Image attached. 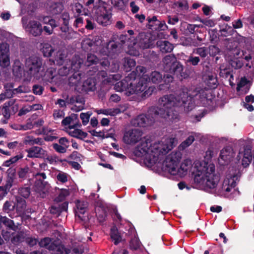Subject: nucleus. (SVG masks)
Wrapping results in <instances>:
<instances>
[{"label": "nucleus", "mask_w": 254, "mask_h": 254, "mask_svg": "<svg viewBox=\"0 0 254 254\" xmlns=\"http://www.w3.org/2000/svg\"><path fill=\"white\" fill-rule=\"evenodd\" d=\"M189 90L183 87L179 93L165 95L158 100V106L150 107L146 114H140L132 121L135 126L146 127L153 125L156 120L164 119L167 121L177 122L179 120L178 109L183 107L186 112L194 107Z\"/></svg>", "instance_id": "obj_1"}, {"label": "nucleus", "mask_w": 254, "mask_h": 254, "mask_svg": "<svg viewBox=\"0 0 254 254\" xmlns=\"http://www.w3.org/2000/svg\"><path fill=\"white\" fill-rule=\"evenodd\" d=\"M163 80L162 73L154 70L148 73V75H143L142 77H140L138 82L134 78L126 77L124 79L116 83L115 89L119 92L125 91L126 94L128 96L134 94H141V98L146 99L152 95L154 90L152 87H148V82L159 84Z\"/></svg>", "instance_id": "obj_2"}, {"label": "nucleus", "mask_w": 254, "mask_h": 254, "mask_svg": "<svg viewBox=\"0 0 254 254\" xmlns=\"http://www.w3.org/2000/svg\"><path fill=\"white\" fill-rule=\"evenodd\" d=\"M162 62L164 71L170 73L163 74L162 81L164 83L167 84L172 82L174 78L173 76H176L180 81L189 77V74L186 71H184L183 65L174 55L166 56L163 58Z\"/></svg>", "instance_id": "obj_3"}, {"label": "nucleus", "mask_w": 254, "mask_h": 254, "mask_svg": "<svg viewBox=\"0 0 254 254\" xmlns=\"http://www.w3.org/2000/svg\"><path fill=\"white\" fill-rule=\"evenodd\" d=\"M193 180L195 184L202 185L205 183L208 188L214 189L220 180V175L215 172L214 164L205 163L204 166L200 165L196 168Z\"/></svg>", "instance_id": "obj_4"}, {"label": "nucleus", "mask_w": 254, "mask_h": 254, "mask_svg": "<svg viewBox=\"0 0 254 254\" xmlns=\"http://www.w3.org/2000/svg\"><path fill=\"white\" fill-rule=\"evenodd\" d=\"M25 69L30 77L40 79L39 73L43 71V60L36 56H32L26 59Z\"/></svg>", "instance_id": "obj_5"}, {"label": "nucleus", "mask_w": 254, "mask_h": 254, "mask_svg": "<svg viewBox=\"0 0 254 254\" xmlns=\"http://www.w3.org/2000/svg\"><path fill=\"white\" fill-rule=\"evenodd\" d=\"M126 36L113 35L110 41L107 43L105 47L107 51L105 54L108 56H113L116 54L120 49L126 46V43L128 42Z\"/></svg>", "instance_id": "obj_6"}, {"label": "nucleus", "mask_w": 254, "mask_h": 254, "mask_svg": "<svg viewBox=\"0 0 254 254\" xmlns=\"http://www.w3.org/2000/svg\"><path fill=\"white\" fill-rule=\"evenodd\" d=\"M181 159V154L180 152H172L166 157L163 162L165 170L172 175L177 174Z\"/></svg>", "instance_id": "obj_7"}, {"label": "nucleus", "mask_w": 254, "mask_h": 254, "mask_svg": "<svg viewBox=\"0 0 254 254\" xmlns=\"http://www.w3.org/2000/svg\"><path fill=\"white\" fill-rule=\"evenodd\" d=\"M233 168H238V169L236 170L234 173L226 177L222 184V190L228 192H229L232 189L234 188L237 186V182H239L241 175L240 169L242 168L241 166H235Z\"/></svg>", "instance_id": "obj_8"}, {"label": "nucleus", "mask_w": 254, "mask_h": 254, "mask_svg": "<svg viewBox=\"0 0 254 254\" xmlns=\"http://www.w3.org/2000/svg\"><path fill=\"white\" fill-rule=\"evenodd\" d=\"M156 38L150 33L142 32L138 34L136 43L142 49L152 48L154 47Z\"/></svg>", "instance_id": "obj_9"}, {"label": "nucleus", "mask_w": 254, "mask_h": 254, "mask_svg": "<svg viewBox=\"0 0 254 254\" xmlns=\"http://www.w3.org/2000/svg\"><path fill=\"white\" fill-rule=\"evenodd\" d=\"M142 134V131L139 129H129L125 132L123 141L127 144H134L141 140Z\"/></svg>", "instance_id": "obj_10"}, {"label": "nucleus", "mask_w": 254, "mask_h": 254, "mask_svg": "<svg viewBox=\"0 0 254 254\" xmlns=\"http://www.w3.org/2000/svg\"><path fill=\"white\" fill-rule=\"evenodd\" d=\"M252 150V147L251 145H245L244 147V150L241 152L240 151L237 155V158L238 160H240L242 157L241 165L243 168H246L249 166L252 161L253 155Z\"/></svg>", "instance_id": "obj_11"}, {"label": "nucleus", "mask_w": 254, "mask_h": 254, "mask_svg": "<svg viewBox=\"0 0 254 254\" xmlns=\"http://www.w3.org/2000/svg\"><path fill=\"white\" fill-rule=\"evenodd\" d=\"M96 21L100 25L105 26L110 24L111 13L108 11L106 7H100L96 11Z\"/></svg>", "instance_id": "obj_12"}, {"label": "nucleus", "mask_w": 254, "mask_h": 254, "mask_svg": "<svg viewBox=\"0 0 254 254\" xmlns=\"http://www.w3.org/2000/svg\"><path fill=\"white\" fill-rule=\"evenodd\" d=\"M151 146V140L144 138L139 144L135 148L133 153L137 157H142L148 153Z\"/></svg>", "instance_id": "obj_13"}, {"label": "nucleus", "mask_w": 254, "mask_h": 254, "mask_svg": "<svg viewBox=\"0 0 254 254\" xmlns=\"http://www.w3.org/2000/svg\"><path fill=\"white\" fill-rule=\"evenodd\" d=\"M53 239L49 237H45L42 239L40 242H38L39 245L40 247L45 248L50 251H55L60 246H64L61 244V242L59 240H55L52 242Z\"/></svg>", "instance_id": "obj_14"}, {"label": "nucleus", "mask_w": 254, "mask_h": 254, "mask_svg": "<svg viewBox=\"0 0 254 254\" xmlns=\"http://www.w3.org/2000/svg\"><path fill=\"white\" fill-rule=\"evenodd\" d=\"M252 85V82L248 79L245 76L241 78L239 82L238 83L236 87L237 92H240L243 94H247Z\"/></svg>", "instance_id": "obj_15"}, {"label": "nucleus", "mask_w": 254, "mask_h": 254, "mask_svg": "<svg viewBox=\"0 0 254 254\" xmlns=\"http://www.w3.org/2000/svg\"><path fill=\"white\" fill-rule=\"evenodd\" d=\"M55 73L54 68H49L47 69L44 75H43V72L39 73L40 78L41 77L42 81L46 84L51 83L54 85L56 83Z\"/></svg>", "instance_id": "obj_16"}, {"label": "nucleus", "mask_w": 254, "mask_h": 254, "mask_svg": "<svg viewBox=\"0 0 254 254\" xmlns=\"http://www.w3.org/2000/svg\"><path fill=\"white\" fill-rule=\"evenodd\" d=\"M27 156L29 158H44L47 156V151L42 148L34 146L27 150Z\"/></svg>", "instance_id": "obj_17"}, {"label": "nucleus", "mask_w": 254, "mask_h": 254, "mask_svg": "<svg viewBox=\"0 0 254 254\" xmlns=\"http://www.w3.org/2000/svg\"><path fill=\"white\" fill-rule=\"evenodd\" d=\"M28 29L29 33L34 37L40 36L43 31L41 24L39 22L35 20L29 21L28 23Z\"/></svg>", "instance_id": "obj_18"}, {"label": "nucleus", "mask_w": 254, "mask_h": 254, "mask_svg": "<svg viewBox=\"0 0 254 254\" xmlns=\"http://www.w3.org/2000/svg\"><path fill=\"white\" fill-rule=\"evenodd\" d=\"M15 201L16 202L14 203L16 212L19 215L23 214L26 208V203L25 199L21 196H16Z\"/></svg>", "instance_id": "obj_19"}, {"label": "nucleus", "mask_w": 254, "mask_h": 254, "mask_svg": "<svg viewBox=\"0 0 254 254\" xmlns=\"http://www.w3.org/2000/svg\"><path fill=\"white\" fill-rule=\"evenodd\" d=\"M156 46L162 53H170L172 51L174 47L173 44L168 41L158 40L156 42Z\"/></svg>", "instance_id": "obj_20"}, {"label": "nucleus", "mask_w": 254, "mask_h": 254, "mask_svg": "<svg viewBox=\"0 0 254 254\" xmlns=\"http://www.w3.org/2000/svg\"><path fill=\"white\" fill-rule=\"evenodd\" d=\"M96 80L93 78H88L82 86V91L85 92L94 91L96 90Z\"/></svg>", "instance_id": "obj_21"}, {"label": "nucleus", "mask_w": 254, "mask_h": 254, "mask_svg": "<svg viewBox=\"0 0 254 254\" xmlns=\"http://www.w3.org/2000/svg\"><path fill=\"white\" fill-rule=\"evenodd\" d=\"M146 70V68L142 66H137L135 68V70L132 71L127 77H130L132 79L134 78L138 82L140 78H137V77H142L143 75H148V73L145 74Z\"/></svg>", "instance_id": "obj_22"}, {"label": "nucleus", "mask_w": 254, "mask_h": 254, "mask_svg": "<svg viewBox=\"0 0 254 254\" xmlns=\"http://www.w3.org/2000/svg\"><path fill=\"white\" fill-rule=\"evenodd\" d=\"M76 207L77 211H75V216L81 219L80 214H84L88 207V202L85 201L77 200L76 201Z\"/></svg>", "instance_id": "obj_23"}, {"label": "nucleus", "mask_w": 254, "mask_h": 254, "mask_svg": "<svg viewBox=\"0 0 254 254\" xmlns=\"http://www.w3.org/2000/svg\"><path fill=\"white\" fill-rule=\"evenodd\" d=\"M205 85L207 86L205 88L208 89H215L218 85V81L216 76L213 75H208L204 80Z\"/></svg>", "instance_id": "obj_24"}, {"label": "nucleus", "mask_w": 254, "mask_h": 254, "mask_svg": "<svg viewBox=\"0 0 254 254\" xmlns=\"http://www.w3.org/2000/svg\"><path fill=\"white\" fill-rule=\"evenodd\" d=\"M1 222H2L9 229L16 231L18 229V226L20 224L17 223L15 224L14 221L8 218L3 216L1 218Z\"/></svg>", "instance_id": "obj_25"}, {"label": "nucleus", "mask_w": 254, "mask_h": 254, "mask_svg": "<svg viewBox=\"0 0 254 254\" xmlns=\"http://www.w3.org/2000/svg\"><path fill=\"white\" fill-rule=\"evenodd\" d=\"M40 51L45 57H50L52 56L54 50L53 47L48 43L41 44Z\"/></svg>", "instance_id": "obj_26"}, {"label": "nucleus", "mask_w": 254, "mask_h": 254, "mask_svg": "<svg viewBox=\"0 0 254 254\" xmlns=\"http://www.w3.org/2000/svg\"><path fill=\"white\" fill-rule=\"evenodd\" d=\"M136 65L135 61L129 57L124 59V68L126 72L130 71Z\"/></svg>", "instance_id": "obj_27"}, {"label": "nucleus", "mask_w": 254, "mask_h": 254, "mask_svg": "<svg viewBox=\"0 0 254 254\" xmlns=\"http://www.w3.org/2000/svg\"><path fill=\"white\" fill-rule=\"evenodd\" d=\"M110 237L115 245H117L121 241L122 237L116 228H111Z\"/></svg>", "instance_id": "obj_28"}, {"label": "nucleus", "mask_w": 254, "mask_h": 254, "mask_svg": "<svg viewBox=\"0 0 254 254\" xmlns=\"http://www.w3.org/2000/svg\"><path fill=\"white\" fill-rule=\"evenodd\" d=\"M69 134L73 137L83 140L84 138H86L88 134L79 129H75L72 131H69Z\"/></svg>", "instance_id": "obj_29"}, {"label": "nucleus", "mask_w": 254, "mask_h": 254, "mask_svg": "<svg viewBox=\"0 0 254 254\" xmlns=\"http://www.w3.org/2000/svg\"><path fill=\"white\" fill-rule=\"evenodd\" d=\"M98 114H102L105 115H110L114 116L121 113V110L119 108L116 109H100L97 111Z\"/></svg>", "instance_id": "obj_30"}, {"label": "nucleus", "mask_w": 254, "mask_h": 254, "mask_svg": "<svg viewBox=\"0 0 254 254\" xmlns=\"http://www.w3.org/2000/svg\"><path fill=\"white\" fill-rule=\"evenodd\" d=\"M127 33L129 35L127 34H121V35L126 36L127 38L128 42L126 43V46L129 48L136 44V39L135 40L134 37L133 36L134 34V31L132 30H129L127 31Z\"/></svg>", "instance_id": "obj_31"}, {"label": "nucleus", "mask_w": 254, "mask_h": 254, "mask_svg": "<svg viewBox=\"0 0 254 254\" xmlns=\"http://www.w3.org/2000/svg\"><path fill=\"white\" fill-rule=\"evenodd\" d=\"M193 53L199 55L200 59H203L208 55V48L205 47L197 48L193 49Z\"/></svg>", "instance_id": "obj_32"}, {"label": "nucleus", "mask_w": 254, "mask_h": 254, "mask_svg": "<svg viewBox=\"0 0 254 254\" xmlns=\"http://www.w3.org/2000/svg\"><path fill=\"white\" fill-rule=\"evenodd\" d=\"M219 75L223 78H228L229 77V80L231 81V79H233L234 76L233 74L232 73V70L230 68H222L221 66L220 67V72Z\"/></svg>", "instance_id": "obj_33"}, {"label": "nucleus", "mask_w": 254, "mask_h": 254, "mask_svg": "<svg viewBox=\"0 0 254 254\" xmlns=\"http://www.w3.org/2000/svg\"><path fill=\"white\" fill-rule=\"evenodd\" d=\"M111 2L114 7L120 10H125L126 8L127 1L123 0H111Z\"/></svg>", "instance_id": "obj_34"}, {"label": "nucleus", "mask_w": 254, "mask_h": 254, "mask_svg": "<svg viewBox=\"0 0 254 254\" xmlns=\"http://www.w3.org/2000/svg\"><path fill=\"white\" fill-rule=\"evenodd\" d=\"M10 102H5L2 107H1L0 114H2L5 120H8L10 117L9 107L11 106Z\"/></svg>", "instance_id": "obj_35"}, {"label": "nucleus", "mask_w": 254, "mask_h": 254, "mask_svg": "<svg viewBox=\"0 0 254 254\" xmlns=\"http://www.w3.org/2000/svg\"><path fill=\"white\" fill-rule=\"evenodd\" d=\"M24 143L26 144H28L30 145H33L34 144L42 145L43 143V140L41 138L38 137L35 138L32 136H28L26 137Z\"/></svg>", "instance_id": "obj_36"}, {"label": "nucleus", "mask_w": 254, "mask_h": 254, "mask_svg": "<svg viewBox=\"0 0 254 254\" xmlns=\"http://www.w3.org/2000/svg\"><path fill=\"white\" fill-rule=\"evenodd\" d=\"M151 21H155L156 23L155 24L156 26L157 25V28H153V29H155V31H164L167 28V26L166 25L165 22L164 21H163L162 22L159 21L157 19V16H153L152 17Z\"/></svg>", "instance_id": "obj_37"}, {"label": "nucleus", "mask_w": 254, "mask_h": 254, "mask_svg": "<svg viewBox=\"0 0 254 254\" xmlns=\"http://www.w3.org/2000/svg\"><path fill=\"white\" fill-rule=\"evenodd\" d=\"M155 148L157 150L159 155H166L172 150L173 146L171 145L162 144Z\"/></svg>", "instance_id": "obj_38"}, {"label": "nucleus", "mask_w": 254, "mask_h": 254, "mask_svg": "<svg viewBox=\"0 0 254 254\" xmlns=\"http://www.w3.org/2000/svg\"><path fill=\"white\" fill-rule=\"evenodd\" d=\"M200 62V59L199 57L190 55L187 60V64L188 65L197 66Z\"/></svg>", "instance_id": "obj_39"}, {"label": "nucleus", "mask_w": 254, "mask_h": 254, "mask_svg": "<svg viewBox=\"0 0 254 254\" xmlns=\"http://www.w3.org/2000/svg\"><path fill=\"white\" fill-rule=\"evenodd\" d=\"M15 203L9 201H6L3 205L2 210L3 212L6 213H10L13 211L15 208Z\"/></svg>", "instance_id": "obj_40"}, {"label": "nucleus", "mask_w": 254, "mask_h": 254, "mask_svg": "<svg viewBox=\"0 0 254 254\" xmlns=\"http://www.w3.org/2000/svg\"><path fill=\"white\" fill-rule=\"evenodd\" d=\"M10 65L9 55H0V65L3 68L7 67Z\"/></svg>", "instance_id": "obj_41"}, {"label": "nucleus", "mask_w": 254, "mask_h": 254, "mask_svg": "<svg viewBox=\"0 0 254 254\" xmlns=\"http://www.w3.org/2000/svg\"><path fill=\"white\" fill-rule=\"evenodd\" d=\"M194 140V137L192 135H190L185 140L183 141L180 145V148L184 150L190 145Z\"/></svg>", "instance_id": "obj_42"}, {"label": "nucleus", "mask_w": 254, "mask_h": 254, "mask_svg": "<svg viewBox=\"0 0 254 254\" xmlns=\"http://www.w3.org/2000/svg\"><path fill=\"white\" fill-rule=\"evenodd\" d=\"M140 247V242L139 240L134 237L132 238L129 242V248L132 250H137L139 249Z\"/></svg>", "instance_id": "obj_43"}, {"label": "nucleus", "mask_w": 254, "mask_h": 254, "mask_svg": "<svg viewBox=\"0 0 254 254\" xmlns=\"http://www.w3.org/2000/svg\"><path fill=\"white\" fill-rule=\"evenodd\" d=\"M99 62V59L95 55L92 54H88L87 57L86 64L88 66L92 64H96Z\"/></svg>", "instance_id": "obj_44"}, {"label": "nucleus", "mask_w": 254, "mask_h": 254, "mask_svg": "<svg viewBox=\"0 0 254 254\" xmlns=\"http://www.w3.org/2000/svg\"><path fill=\"white\" fill-rule=\"evenodd\" d=\"M81 79V76L80 73H74L72 76H70L69 78V84L70 86L71 85H77L78 81Z\"/></svg>", "instance_id": "obj_45"}, {"label": "nucleus", "mask_w": 254, "mask_h": 254, "mask_svg": "<svg viewBox=\"0 0 254 254\" xmlns=\"http://www.w3.org/2000/svg\"><path fill=\"white\" fill-rule=\"evenodd\" d=\"M63 9V6L60 3H55L51 6V12L53 14L60 13Z\"/></svg>", "instance_id": "obj_46"}, {"label": "nucleus", "mask_w": 254, "mask_h": 254, "mask_svg": "<svg viewBox=\"0 0 254 254\" xmlns=\"http://www.w3.org/2000/svg\"><path fill=\"white\" fill-rule=\"evenodd\" d=\"M92 114V112L89 111L86 113H81L80 114V117L82 120V124L84 126H86L88 124Z\"/></svg>", "instance_id": "obj_47"}, {"label": "nucleus", "mask_w": 254, "mask_h": 254, "mask_svg": "<svg viewBox=\"0 0 254 254\" xmlns=\"http://www.w3.org/2000/svg\"><path fill=\"white\" fill-rule=\"evenodd\" d=\"M24 240V236L22 233H18L15 236H13L11 239V243L15 245H17L20 243L22 242Z\"/></svg>", "instance_id": "obj_48"}, {"label": "nucleus", "mask_w": 254, "mask_h": 254, "mask_svg": "<svg viewBox=\"0 0 254 254\" xmlns=\"http://www.w3.org/2000/svg\"><path fill=\"white\" fill-rule=\"evenodd\" d=\"M29 169L28 167L21 168L17 172V175L19 179L22 180L26 178L27 175L29 172Z\"/></svg>", "instance_id": "obj_49"}, {"label": "nucleus", "mask_w": 254, "mask_h": 254, "mask_svg": "<svg viewBox=\"0 0 254 254\" xmlns=\"http://www.w3.org/2000/svg\"><path fill=\"white\" fill-rule=\"evenodd\" d=\"M22 158L21 156L16 155L13 157H11L9 159L4 161L2 164V166L5 167H9L10 165L16 162L19 159Z\"/></svg>", "instance_id": "obj_50"}, {"label": "nucleus", "mask_w": 254, "mask_h": 254, "mask_svg": "<svg viewBox=\"0 0 254 254\" xmlns=\"http://www.w3.org/2000/svg\"><path fill=\"white\" fill-rule=\"evenodd\" d=\"M69 195V191L68 190L61 189L58 196L57 197V199L58 201H62Z\"/></svg>", "instance_id": "obj_51"}, {"label": "nucleus", "mask_w": 254, "mask_h": 254, "mask_svg": "<svg viewBox=\"0 0 254 254\" xmlns=\"http://www.w3.org/2000/svg\"><path fill=\"white\" fill-rule=\"evenodd\" d=\"M18 193L25 198H28L30 194L29 187L21 188L18 190Z\"/></svg>", "instance_id": "obj_52"}, {"label": "nucleus", "mask_w": 254, "mask_h": 254, "mask_svg": "<svg viewBox=\"0 0 254 254\" xmlns=\"http://www.w3.org/2000/svg\"><path fill=\"white\" fill-rule=\"evenodd\" d=\"M51 254H69V250L66 249L64 246H60L57 249L53 251Z\"/></svg>", "instance_id": "obj_53"}, {"label": "nucleus", "mask_w": 254, "mask_h": 254, "mask_svg": "<svg viewBox=\"0 0 254 254\" xmlns=\"http://www.w3.org/2000/svg\"><path fill=\"white\" fill-rule=\"evenodd\" d=\"M77 118L78 116L77 114H72L71 116L67 117L64 119L62 122V124L65 126L69 125L72 120L77 119Z\"/></svg>", "instance_id": "obj_54"}, {"label": "nucleus", "mask_w": 254, "mask_h": 254, "mask_svg": "<svg viewBox=\"0 0 254 254\" xmlns=\"http://www.w3.org/2000/svg\"><path fill=\"white\" fill-rule=\"evenodd\" d=\"M208 54L211 57H215L220 52L219 48L215 45H210L208 49Z\"/></svg>", "instance_id": "obj_55"}, {"label": "nucleus", "mask_w": 254, "mask_h": 254, "mask_svg": "<svg viewBox=\"0 0 254 254\" xmlns=\"http://www.w3.org/2000/svg\"><path fill=\"white\" fill-rule=\"evenodd\" d=\"M9 55V46L7 43L0 44V55Z\"/></svg>", "instance_id": "obj_56"}, {"label": "nucleus", "mask_w": 254, "mask_h": 254, "mask_svg": "<svg viewBox=\"0 0 254 254\" xmlns=\"http://www.w3.org/2000/svg\"><path fill=\"white\" fill-rule=\"evenodd\" d=\"M6 173L7 174V179L14 181L16 174V169L9 168L7 169Z\"/></svg>", "instance_id": "obj_57"}, {"label": "nucleus", "mask_w": 254, "mask_h": 254, "mask_svg": "<svg viewBox=\"0 0 254 254\" xmlns=\"http://www.w3.org/2000/svg\"><path fill=\"white\" fill-rule=\"evenodd\" d=\"M44 87L38 84H35L33 86V92L35 95H41L44 91Z\"/></svg>", "instance_id": "obj_58"}, {"label": "nucleus", "mask_w": 254, "mask_h": 254, "mask_svg": "<svg viewBox=\"0 0 254 254\" xmlns=\"http://www.w3.org/2000/svg\"><path fill=\"white\" fill-rule=\"evenodd\" d=\"M65 58L64 54L62 53H57V55L55 58V61L56 64L58 65H62L64 62V58Z\"/></svg>", "instance_id": "obj_59"}, {"label": "nucleus", "mask_w": 254, "mask_h": 254, "mask_svg": "<svg viewBox=\"0 0 254 254\" xmlns=\"http://www.w3.org/2000/svg\"><path fill=\"white\" fill-rule=\"evenodd\" d=\"M57 179L59 181L64 183L67 182V174L64 172H61L57 175Z\"/></svg>", "instance_id": "obj_60"}, {"label": "nucleus", "mask_w": 254, "mask_h": 254, "mask_svg": "<svg viewBox=\"0 0 254 254\" xmlns=\"http://www.w3.org/2000/svg\"><path fill=\"white\" fill-rule=\"evenodd\" d=\"M199 21L205 26L209 27H212L215 25L214 21L212 19L199 18Z\"/></svg>", "instance_id": "obj_61"}, {"label": "nucleus", "mask_w": 254, "mask_h": 254, "mask_svg": "<svg viewBox=\"0 0 254 254\" xmlns=\"http://www.w3.org/2000/svg\"><path fill=\"white\" fill-rule=\"evenodd\" d=\"M25 242L30 247H33L37 245L38 242L37 239L32 237H27L25 239Z\"/></svg>", "instance_id": "obj_62"}, {"label": "nucleus", "mask_w": 254, "mask_h": 254, "mask_svg": "<svg viewBox=\"0 0 254 254\" xmlns=\"http://www.w3.org/2000/svg\"><path fill=\"white\" fill-rule=\"evenodd\" d=\"M81 155L79 153L76 151H74L69 156L68 158L76 161H80L81 160Z\"/></svg>", "instance_id": "obj_63"}, {"label": "nucleus", "mask_w": 254, "mask_h": 254, "mask_svg": "<svg viewBox=\"0 0 254 254\" xmlns=\"http://www.w3.org/2000/svg\"><path fill=\"white\" fill-rule=\"evenodd\" d=\"M53 148L58 152L64 153L66 151V148L62 145H59L58 143H54L53 144Z\"/></svg>", "instance_id": "obj_64"}]
</instances>
